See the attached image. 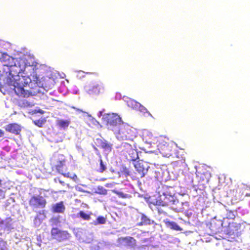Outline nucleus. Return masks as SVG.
<instances>
[{"label":"nucleus","mask_w":250,"mask_h":250,"mask_svg":"<svg viewBox=\"0 0 250 250\" xmlns=\"http://www.w3.org/2000/svg\"><path fill=\"white\" fill-rule=\"evenodd\" d=\"M142 163V162L137 161L134 164L136 170L138 172L139 176L141 178L145 176L147 171V169L144 168Z\"/></svg>","instance_id":"4468645a"},{"label":"nucleus","mask_w":250,"mask_h":250,"mask_svg":"<svg viewBox=\"0 0 250 250\" xmlns=\"http://www.w3.org/2000/svg\"><path fill=\"white\" fill-rule=\"evenodd\" d=\"M169 205L168 202L167 201H163L161 200H157L155 202V205L157 207L160 208L161 207H167Z\"/></svg>","instance_id":"cd10ccee"},{"label":"nucleus","mask_w":250,"mask_h":250,"mask_svg":"<svg viewBox=\"0 0 250 250\" xmlns=\"http://www.w3.org/2000/svg\"><path fill=\"white\" fill-rule=\"evenodd\" d=\"M11 84L14 86L13 90L19 97L27 98L32 96L31 92L27 90H25L20 83L15 81H11Z\"/></svg>","instance_id":"0eeeda50"},{"label":"nucleus","mask_w":250,"mask_h":250,"mask_svg":"<svg viewBox=\"0 0 250 250\" xmlns=\"http://www.w3.org/2000/svg\"><path fill=\"white\" fill-rule=\"evenodd\" d=\"M49 222L52 226H56L61 223L60 217L55 216L51 217L49 220Z\"/></svg>","instance_id":"4be33fe9"},{"label":"nucleus","mask_w":250,"mask_h":250,"mask_svg":"<svg viewBox=\"0 0 250 250\" xmlns=\"http://www.w3.org/2000/svg\"><path fill=\"white\" fill-rule=\"evenodd\" d=\"M127 104L128 106H129L133 109L137 108V107H138V106L140 105V104L139 103H138L136 101H135L133 99H129L127 101Z\"/></svg>","instance_id":"5701e85b"},{"label":"nucleus","mask_w":250,"mask_h":250,"mask_svg":"<svg viewBox=\"0 0 250 250\" xmlns=\"http://www.w3.org/2000/svg\"><path fill=\"white\" fill-rule=\"evenodd\" d=\"M131 132V130L130 131H129V135L131 136V139H129V140H131V144H129L126 142L123 144V147H124V151L125 153H126L130 150H132V149L135 147V144L133 143V142L132 141V135L130 134Z\"/></svg>","instance_id":"f3484780"},{"label":"nucleus","mask_w":250,"mask_h":250,"mask_svg":"<svg viewBox=\"0 0 250 250\" xmlns=\"http://www.w3.org/2000/svg\"><path fill=\"white\" fill-rule=\"evenodd\" d=\"M0 66H7L8 68L16 66L15 59L6 54H3L1 57L0 58Z\"/></svg>","instance_id":"9d476101"},{"label":"nucleus","mask_w":250,"mask_h":250,"mask_svg":"<svg viewBox=\"0 0 250 250\" xmlns=\"http://www.w3.org/2000/svg\"><path fill=\"white\" fill-rule=\"evenodd\" d=\"M18 105L21 107H28L31 105L30 103L27 102L26 100H19L17 101Z\"/></svg>","instance_id":"393cba45"},{"label":"nucleus","mask_w":250,"mask_h":250,"mask_svg":"<svg viewBox=\"0 0 250 250\" xmlns=\"http://www.w3.org/2000/svg\"><path fill=\"white\" fill-rule=\"evenodd\" d=\"M65 157L63 154H59L54 157L53 163L57 171L64 177L70 178L76 182L78 180V177L76 174L69 172L67 173L63 172V167L65 166Z\"/></svg>","instance_id":"7ed1b4c3"},{"label":"nucleus","mask_w":250,"mask_h":250,"mask_svg":"<svg viewBox=\"0 0 250 250\" xmlns=\"http://www.w3.org/2000/svg\"><path fill=\"white\" fill-rule=\"evenodd\" d=\"M46 204V199L40 195H33L29 200V205L33 209L45 208Z\"/></svg>","instance_id":"423d86ee"},{"label":"nucleus","mask_w":250,"mask_h":250,"mask_svg":"<svg viewBox=\"0 0 250 250\" xmlns=\"http://www.w3.org/2000/svg\"><path fill=\"white\" fill-rule=\"evenodd\" d=\"M4 131L2 129H0V138L2 137L4 135Z\"/></svg>","instance_id":"72a5a7b5"},{"label":"nucleus","mask_w":250,"mask_h":250,"mask_svg":"<svg viewBox=\"0 0 250 250\" xmlns=\"http://www.w3.org/2000/svg\"><path fill=\"white\" fill-rule=\"evenodd\" d=\"M46 122V120L45 118H42L40 119L36 120L33 121L34 124L38 126V127H42L43 124H44Z\"/></svg>","instance_id":"b1692460"},{"label":"nucleus","mask_w":250,"mask_h":250,"mask_svg":"<svg viewBox=\"0 0 250 250\" xmlns=\"http://www.w3.org/2000/svg\"><path fill=\"white\" fill-rule=\"evenodd\" d=\"M93 148H94L95 150H97V148L95 146H93Z\"/></svg>","instance_id":"79ce46f5"},{"label":"nucleus","mask_w":250,"mask_h":250,"mask_svg":"<svg viewBox=\"0 0 250 250\" xmlns=\"http://www.w3.org/2000/svg\"><path fill=\"white\" fill-rule=\"evenodd\" d=\"M86 90L89 95H97L104 92V87L103 84H96L87 86Z\"/></svg>","instance_id":"9b49d317"},{"label":"nucleus","mask_w":250,"mask_h":250,"mask_svg":"<svg viewBox=\"0 0 250 250\" xmlns=\"http://www.w3.org/2000/svg\"><path fill=\"white\" fill-rule=\"evenodd\" d=\"M196 175L198 183L202 185L207 184L211 177L210 173L205 166H202L197 168Z\"/></svg>","instance_id":"20e7f679"},{"label":"nucleus","mask_w":250,"mask_h":250,"mask_svg":"<svg viewBox=\"0 0 250 250\" xmlns=\"http://www.w3.org/2000/svg\"><path fill=\"white\" fill-rule=\"evenodd\" d=\"M166 224L167 227H169L171 229L177 231H181L182 230L177 224L174 222L167 221L166 222Z\"/></svg>","instance_id":"6ab92c4d"},{"label":"nucleus","mask_w":250,"mask_h":250,"mask_svg":"<svg viewBox=\"0 0 250 250\" xmlns=\"http://www.w3.org/2000/svg\"><path fill=\"white\" fill-rule=\"evenodd\" d=\"M12 220L11 218H7L4 221L0 222V224H4L5 228L9 229L11 228L12 226Z\"/></svg>","instance_id":"a878e982"},{"label":"nucleus","mask_w":250,"mask_h":250,"mask_svg":"<svg viewBox=\"0 0 250 250\" xmlns=\"http://www.w3.org/2000/svg\"><path fill=\"white\" fill-rule=\"evenodd\" d=\"M157 211L159 214H165L166 213V212L164 210H162L160 208L157 207Z\"/></svg>","instance_id":"2f4dec72"},{"label":"nucleus","mask_w":250,"mask_h":250,"mask_svg":"<svg viewBox=\"0 0 250 250\" xmlns=\"http://www.w3.org/2000/svg\"><path fill=\"white\" fill-rule=\"evenodd\" d=\"M59 183H61L62 185H64V182L61 181V180H59Z\"/></svg>","instance_id":"58836bf2"},{"label":"nucleus","mask_w":250,"mask_h":250,"mask_svg":"<svg viewBox=\"0 0 250 250\" xmlns=\"http://www.w3.org/2000/svg\"><path fill=\"white\" fill-rule=\"evenodd\" d=\"M117 194L120 197L123 198H129L131 197V196L127 194H125L122 192H117Z\"/></svg>","instance_id":"c756f323"},{"label":"nucleus","mask_w":250,"mask_h":250,"mask_svg":"<svg viewBox=\"0 0 250 250\" xmlns=\"http://www.w3.org/2000/svg\"><path fill=\"white\" fill-rule=\"evenodd\" d=\"M21 125L16 123L9 124L5 127V130L7 132L15 135H19L21 134Z\"/></svg>","instance_id":"f8f14e48"},{"label":"nucleus","mask_w":250,"mask_h":250,"mask_svg":"<svg viewBox=\"0 0 250 250\" xmlns=\"http://www.w3.org/2000/svg\"><path fill=\"white\" fill-rule=\"evenodd\" d=\"M229 214H232V216H229V218L231 219H234L235 217V215L233 214L232 211H230Z\"/></svg>","instance_id":"c9c22d12"},{"label":"nucleus","mask_w":250,"mask_h":250,"mask_svg":"<svg viewBox=\"0 0 250 250\" xmlns=\"http://www.w3.org/2000/svg\"><path fill=\"white\" fill-rule=\"evenodd\" d=\"M229 216H232V214H229Z\"/></svg>","instance_id":"c03bdc74"},{"label":"nucleus","mask_w":250,"mask_h":250,"mask_svg":"<svg viewBox=\"0 0 250 250\" xmlns=\"http://www.w3.org/2000/svg\"><path fill=\"white\" fill-rule=\"evenodd\" d=\"M245 196H250V194L246 193Z\"/></svg>","instance_id":"a19ab883"},{"label":"nucleus","mask_w":250,"mask_h":250,"mask_svg":"<svg viewBox=\"0 0 250 250\" xmlns=\"http://www.w3.org/2000/svg\"><path fill=\"white\" fill-rule=\"evenodd\" d=\"M117 241L119 246H124L134 249L137 245L136 240L131 236L121 237L118 238Z\"/></svg>","instance_id":"1a4fd4ad"},{"label":"nucleus","mask_w":250,"mask_h":250,"mask_svg":"<svg viewBox=\"0 0 250 250\" xmlns=\"http://www.w3.org/2000/svg\"><path fill=\"white\" fill-rule=\"evenodd\" d=\"M100 162V168L97 170V171L100 173H103L104 171L106 169V167L105 165L104 164L102 159L101 158L99 160Z\"/></svg>","instance_id":"c85d7f7f"},{"label":"nucleus","mask_w":250,"mask_h":250,"mask_svg":"<svg viewBox=\"0 0 250 250\" xmlns=\"http://www.w3.org/2000/svg\"><path fill=\"white\" fill-rule=\"evenodd\" d=\"M156 144L160 153L164 157H169L174 151V144L166 136H160L156 138Z\"/></svg>","instance_id":"f03ea898"},{"label":"nucleus","mask_w":250,"mask_h":250,"mask_svg":"<svg viewBox=\"0 0 250 250\" xmlns=\"http://www.w3.org/2000/svg\"><path fill=\"white\" fill-rule=\"evenodd\" d=\"M103 121L107 125L113 127L118 126V129L115 130L118 139L129 140L131 139L129 132L130 128L128 125L122 122L121 118L118 114L113 113L106 114L103 116Z\"/></svg>","instance_id":"f257e3e1"},{"label":"nucleus","mask_w":250,"mask_h":250,"mask_svg":"<svg viewBox=\"0 0 250 250\" xmlns=\"http://www.w3.org/2000/svg\"><path fill=\"white\" fill-rule=\"evenodd\" d=\"M95 145L105 150L111 151L112 145L103 138H97L94 142Z\"/></svg>","instance_id":"ddd939ff"},{"label":"nucleus","mask_w":250,"mask_h":250,"mask_svg":"<svg viewBox=\"0 0 250 250\" xmlns=\"http://www.w3.org/2000/svg\"><path fill=\"white\" fill-rule=\"evenodd\" d=\"M70 123V121L68 120L60 119L57 121V125L61 128H67Z\"/></svg>","instance_id":"aec40b11"},{"label":"nucleus","mask_w":250,"mask_h":250,"mask_svg":"<svg viewBox=\"0 0 250 250\" xmlns=\"http://www.w3.org/2000/svg\"><path fill=\"white\" fill-rule=\"evenodd\" d=\"M21 71H23L25 74L27 75V77L29 79V82L33 81L37 83L40 81L36 72L35 71V67L33 66L25 65L23 69L21 68L19 70V72Z\"/></svg>","instance_id":"6e6552de"},{"label":"nucleus","mask_w":250,"mask_h":250,"mask_svg":"<svg viewBox=\"0 0 250 250\" xmlns=\"http://www.w3.org/2000/svg\"><path fill=\"white\" fill-rule=\"evenodd\" d=\"M21 61H22L23 62V63H24V61H23L22 60H21Z\"/></svg>","instance_id":"a18cd8bd"},{"label":"nucleus","mask_w":250,"mask_h":250,"mask_svg":"<svg viewBox=\"0 0 250 250\" xmlns=\"http://www.w3.org/2000/svg\"><path fill=\"white\" fill-rule=\"evenodd\" d=\"M50 233L52 238L59 242L67 240L71 237V234L67 231L61 230L56 227H53Z\"/></svg>","instance_id":"39448f33"},{"label":"nucleus","mask_w":250,"mask_h":250,"mask_svg":"<svg viewBox=\"0 0 250 250\" xmlns=\"http://www.w3.org/2000/svg\"><path fill=\"white\" fill-rule=\"evenodd\" d=\"M0 194L2 197V198H4L5 197L4 193L0 189Z\"/></svg>","instance_id":"f704fd0d"},{"label":"nucleus","mask_w":250,"mask_h":250,"mask_svg":"<svg viewBox=\"0 0 250 250\" xmlns=\"http://www.w3.org/2000/svg\"><path fill=\"white\" fill-rule=\"evenodd\" d=\"M92 214L91 212H90L89 214L85 213L83 211H80L78 214L77 216L80 217L83 220L88 221L90 219V216Z\"/></svg>","instance_id":"412c9836"},{"label":"nucleus","mask_w":250,"mask_h":250,"mask_svg":"<svg viewBox=\"0 0 250 250\" xmlns=\"http://www.w3.org/2000/svg\"><path fill=\"white\" fill-rule=\"evenodd\" d=\"M34 222L35 224L38 223L39 224H40L41 223V222H42V221L40 219L39 216L38 215H37L36 216H35V218L34 219Z\"/></svg>","instance_id":"7c9ffc66"},{"label":"nucleus","mask_w":250,"mask_h":250,"mask_svg":"<svg viewBox=\"0 0 250 250\" xmlns=\"http://www.w3.org/2000/svg\"><path fill=\"white\" fill-rule=\"evenodd\" d=\"M239 191H240V192H241V190H242V188H239Z\"/></svg>","instance_id":"37998d69"},{"label":"nucleus","mask_w":250,"mask_h":250,"mask_svg":"<svg viewBox=\"0 0 250 250\" xmlns=\"http://www.w3.org/2000/svg\"><path fill=\"white\" fill-rule=\"evenodd\" d=\"M125 153L126 155H128V156H126L128 157V159L130 161H134L137 158H138V153L136 149H135V148H134L132 150H130Z\"/></svg>","instance_id":"a211bd4d"},{"label":"nucleus","mask_w":250,"mask_h":250,"mask_svg":"<svg viewBox=\"0 0 250 250\" xmlns=\"http://www.w3.org/2000/svg\"><path fill=\"white\" fill-rule=\"evenodd\" d=\"M65 207L63 201L57 203L52 206L51 210L53 213H62L64 212Z\"/></svg>","instance_id":"2eb2a0df"},{"label":"nucleus","mask_w":250,"mask_h":250,"mask_svg":"<svg viewBox=\"0 0 250 250\" xmlns=\"http://www.w3.org/2000/svg\"><path fill=\"white\" fill-rule=\"evenodd\" d=\"M39 112L42 114L44 113V111L43 110L40 109V110H39Z\"/></svg>","instance_id":"4c0bfd02"},{"label":"nucleus","mask_w":250,"mask_h":250,"mask_svg":"<svg viewBox=\"0 0 250 250\" xmlns=\"http://www.w3.org/2000/svg\"><path fill=\"white\" fill-rule=\"evenodd\" d=\"M154 221L151 220L146 215L141 214V222L137 224L138 226H147L153 224Z\"/></svg>","instance_id":"dca6fc26"},{"label":"nucleus","mask_w":250,"mask_h":250,"mask_svg":"<svg viewBox=\"0 0 250 250\" xmlns=\"http://www.w3.org/2000/svg\"><path fill=\"white\" fill-rule=\"evenodd\" d=\"M147 245H142L140 247V248H142V249H145L146 247H147Z\"/></svg>","instance_id":"e433bc0d"},{"label":"nucleus","mask_w":250,"mask_h":250,"mask_svg":"<svg viewBox=\"0 0 250 250\" xmlns=\"http://www.w3.org/2000/svg\"><path fill=\"white\" fill-rule=\"evenodd\" d=\"M124 172L126 176L129 175V171H128V170L127 168H125L124 169Z\"/></svg>","instance_id":"473e14b6"},{"label":"nucleus","mask_w":250,"mask_h":250,"mask_svg":"<svg viewBox=\"0 0 250 250\" xmlns=\"http://www.w3.org/2000/svg\"><path fill=\"white\" fill-rule=\"evenodd\" d=\"M229 234H234V232H231V231H229Z\"/></svg>","instance_id":"ea45409f"},{"label":"nucleus","mask_w":250,"mask_h":250,"mask_svg":"<svg viewBox=\"0 0 250 250\" xmlns=\"http://www.w3.org/2000/svg\"><path fill=\"white\" fill-rule=\"evenodd\" d=\"M106 222V218L103 216H99L96 221L94 222V225H98L99 224H104Z\"/></svg>","instance_id":"bb28decb"}]
</instances>
